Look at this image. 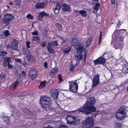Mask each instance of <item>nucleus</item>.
Instances as JSON below:
<instances>
[{"label": "nucleus", "mask_w": 128, "mask_h": 128, "mask_svg": "<svg viewBox=\"0 0 128 128\" xmlns=\"http://www.w3.org/2000/svg\"><path fill=\"white\" fill-rule=\"evenodd\" d=\"M96 100L94 97H91L89 98V101L86 102L83 106L78 110L80 112H82L87 114L91 113L92 112H95L96 110V108L93 105L94 104Z\"/></svg>", "instance_id": "obj_1"}, {"label": "nucleus", "mask_w": 128, "mask_h": 128, "mask_svg": "<svg viewBox=\"0 0 128 128\" xmlns=\"http://www.w3.org/2000/svg\"><path fill=\"white\" fill-rule=\"evenodd\" d=\"M50 98L46 96H42L40 97V103L44 109L49 110L50 108Z\"/></svg>", "instance_id": "obj_2"}, {"label": "nucleus", "mask_w": 128, "mask_h": 128, "mask_svg": "<svg viewBox=\"0 0 128 128\" xmlns=\"http://www.w3.org/2000/svg\"><path fill=\"white\" fill-rule=\"evenodd\" d=\"M124 109V106H122L116 114L115 116L118 120H122L126 116V114L125 112Z\"/></svg>", "instance_id": "obj_3"}, {"label": "nucleus", "mask_w": 128, "mask_h": 128, "mask_svg": "<svg viewBox=\"0 0 128 128\" xmlns=\"http://www.w3.org/2000/svg\"><path fill=\"white\" fill-rule=\"evenodd\" d=\"M82 123L84 127L89 128L93 126L94 124V119L92 117H88L83 121Z\"/></svg>", "instance_id": "obj_4"}, {"label": "nucleus", "mask_w": 128, "mask_h": 128, "mask_svg": "<svg viewBox=\"0 0 128 128\" xmlns=\"http://www.w3.org/2000/svg\"><path fill=\"white\" fill-rule=\"evenodd\" d=\"M76 80L69 81V90L71 91L74 92H76L78 89V85L76 82Z\"/></svg>", "instance_id": "obj_5"}, {"label": "nucleus", "mask_w": 128, "mask_h": 128, "mask_svg": "<svg viewBox=\"0 0 128 128\" xmlns=\"http://www.w3.org/2000/svg\"><path fill=\"white\" fill-rule=\"evenodd\" d=\"M38 74V72L37 70L34 69H31L29 73L30 78L32 80H34L36 78Z\"/></svg>", "instance_id": "obj_6"}, {"label": "nucleus", "mask_w": 128, "mask_h": 128, "mask_svg": "<svg viewBox=\"0 0 128 128\" xmlns=\"http://www.w3.org/2000/svg\"><path fill=\"white\" fill-rule=\"evenodd\" d=\"M106 53H104L103 54L102 57L99 58L96 60H94V65L96 66V64H104L106 62V60L104 57H103L104 56Z\"/></svg>", "instance_id": "obj_7"}, {"label": "nucleus", "mask_w": 128, "mask_h": 128, "mask_svg": "<svg viewBox=\"0 0 128 128\" xmlns=\"http://www.w3.org/2000/svg\"><path fill=\"white\" fill-rule=\"evenodd\" d=\"M92 82V86L93 88L99 84V76L98 74H96L94 76Z\"/></svg>", "instance_id": "obj_8"}, {"label": "nucleus", "mask_w": 128, "mask_h": 128, "mask_svg": "<svg viewBox=\"0 0 128 128\" xmlns=\"http://www.w3.org/2000/svg\"><path fill=\"white\" fill-rule=\"evenodd\" d=\"M75 47L77 50L76 53H81L84 49V45L80 43H77L75 45Z\"/></svg>", "instance_id": "obj_9"}, {"label": "nucleus", "mask_w": 128, "mask_h": 128, "mask_svg": "<svg viewBox=\"0 0 128 128\" xmlns=\"http://www.w3.org/2000/svg\"><path fill=\"white\" fill-rule=\"evenodd\" d=\"M11 58L8 57H5L2 66L4 67H6L8 64L11 62Z\"/></svg>", "instance_id": "obj_10"}, {"label": "nucleus", "mask_w": 128, "mask_h": 128, "mask_svg": "<svg viewBox=\"0 0 128 128\" xmlns=\"http://www.w3.org/2000/svg\"><path fill=\"white\" fill-rule=\"evenodd\" d=\"M50 94L54 98H57L58 96V92L56 89H51L50 91Z\"/></svg>", "instance_id": "obj_11"}, {"label": "nucleus", "mask_w": 128, "mask_h": 128, "mask_svg": "<svg viewBox=\"0 0 128 128\" xmlns=\"http://www.w3.org/2000/svg\"><path fill=\"white\" fill-rule=\"evenodd\" d=\"M18 41L15 39H14L11 44L12 48L16 50L18 48Z\"/></svg>", "instance_id": "obj_12"}, {"label": "nucleus", "mask_w": 128, "mask_h": 128, "mask_svg": "<svg viewBox=\"0 0 128 128\" xmlns=\"http://www.w3.org/2000/svg\"><path fill=\"white\" fill-rule=\"evenodd\" d=\"M74 116H68L67 118V121L68 123L73 124L74 119Z\"/></svg>", "instance_id": "obj_13"}, {"label": "nucleus", "mask_w": 128, "mask_h": 128, "mask_svg": "<svg viewBox=\"0 0 128 128\" xmlns=\"http://www.w3.org/2000/svg\"><path fill=\"white\" fill-rule=\"evenodd\" d=\"M62 8L63 11L64 12H69L70 10V6L68 4H64L62 6Z\"/></svg>", "instance_id": "obj_14"}, {"label": "nucleus", "mask_w": 128, "mask_h": 128, "mask_svg": "<svg viewBox=\"0 0 128 128\" xmlns=\"http://www.w3.org/2000/svg\"><path fill=\"white\" fill-rule=\"evenodd\" d=\"M49 14H47L45 12H40L38 17V19L39 20H42L43 17L45 16H48Z\"/></svg>", "instance_id": "obj_15"}, {"label": "nucleus", "mask_w": 128, "mask_h": 128, "mask_svg": "<svg viewBox=\"0 0 128 128\" xmlns=\"http://www.w3.org/2000/svg\"><path fill=\"white\" fill-rule=\"evenodd\" d=\"M47 48L49 53L51 54L54 53V50L52 46V43L51 42H49L48 43L47 46Z\"/></svg>", "instance_id": "obj_16"}, {"label": "nucleus", "mask_w": 128, "mask_h": 128, "mask_svg": "<svg viewBox=\"0 0 128 128\" xmlns=\"http://www.w3.org/2000/svg\"><path fill=\"white\" fill-rule=\"evenodd\" d=\"M26 58L29 62H34L35 60V59L34 57L31 55L30 54H28Z\"/></svg>", "instance_id": "obj_17"}, {"label": "nucleus", "mask_w": 128, "mask_h": 128, "mask_svg": "<svg viewBox=\"0 0 128 128\" xmlns=\"http://www.w3.org/2000/svg\"><path fill=\"white\" fill-rule=\"evenodd\" d=\"M4 17L6 18L10 22L12 20L14 19V16L10 14H5L4 15Z\"/></svg>", "instance_id": "obj_18"}, {"label": "nucleus", "mask_w": 128, "mask_h": 128, "mask_svg": "<svg viewBox=\"0 0 128 128\" xmlns=\"http://www.w3.org/2000/svg\"><path fill=\"white\" fill-rule=\"evenodd\" d=\"M58 70L57 69L53 68L52 70L50 73V74L51 77L53 78L55 76V74L58 72Z\"/></svg>", "instance_id": "obj_19"}, {"label": "nucleus", "mask_w": 128, "mask_h": 128, "mask_svg": "<svg viewBox=\"0 0 128 128\" xmlns=\"http://www.w3.org/2000/svg\"><path fill=\"white\" fill-rule=\"evenodd\" d=\"M19 83L18 80H16L15 82L10 86V88L12 90H14L17 86L18 84Z\"/></svg>", "instance_id": "obj_20"}, {"label": "nucleus", "mask_w": 128, "mask_h": 128, "mask_svg": "<svg viewBox=\"0 0 128 128\" xmlns=\"http://www.w3.org/2000/svg\"><path fill=\"white\" fill-rule=\"evenodd\" d=\"M60 8V4L59 3H58L54 9V12L55 14H58L59 13Z\"/></svg>", "instance_id": "obj_21"}, {"label": "nucleus", "mask_w": 128, "mask_h": 128, "mask_svg": "<svg viewBox=\"0 0 128 128\" xmlns=\"http://www.w3.org/2000/svg\"><path fill=\"white\" fill-rule=\"evenodd\" d=\"M45 4V3L44 2H39L36 4V8H42L44 6Z\"/></svg>", "instance_id": "obj_22"}, {"label": "nucleus", "mask_w": 128, "mask_h": 128, "mask_svg": "<svg viewBox=\"0 0 128 128\" xmlns=\"http://www.w3.org/2000/svg\"><path fill=\"white\" fill-rule=\"evenodd\" d=\"M1 21L3 24H4L6 26H7L8 24L10 22L6 18H5L2 19Z\"/></svg>", "instance_id": "obj_23"}, {"label": "nucleus", "mask_w": 128, "mask_h": 128, "mask_svg": "<svg viewBox=\"0 0 128 128\" xmlns=\"http://www.w3.org/2000/svg\"><path fill=\"white\" fill-rule=\"evenodd\" d=\"M75 56L77 58L78 60L80 61L82 58L83 55L81 54V53H76V54L75 55Z\"/></svg>", "instance_id": "obj_24"}, {"label": "nucleus", "mask_w": 128, "mask_h": 128, "mask_svg": "<svg viewBox=\"0 0 128 128\" xmlns=\"http://www.w3.org/2000/svg\"><path fill=\"white\" fill-rule=\"evenodd\" d=\"M74 119L73 124H78L80 122V120L78 117L75 118L74 116Z\"/></svg>", "instance_id": "obj_25"}, {"label": "nucleus", "mask_w": 128, "mask_h": 128, "mask_svg": "<svg viewBox=\"0 0 128 128\" xmlns=\"http://www.w3.org/2000/svg\"><path fill=\"white\" fill-rule=\"evenodd\" d=\"M114 124L115 128H122L121 124L120 122H115Z\"/></svg>", "instance_id": "obj_26"}, {"label": "nucleus", "mask_w": 128, "mask_h": 128, "mask_svg": "<svg viewBox=\"0 0 128 128\" xmlns=\"http://www.w3.org/2000/svg\"><path fill=\"white\" fill-rule=\"evenodd\" d=\"M114 47L116 49L120 48V50H121L122 48V45H120V43H118V44H115L114 46Z\"/></svg>", "instance_id": "obj_27"}, {"label": "nucleus", "mask_w": 128, "mask_h": 128, "mask_svg": "<svg viewBox=\"0 0 128 128\" xmlns=\"http://www.w3.org/2000/svg\"><path fill=\"white\" fill-rule=\"evenodd\" d=\"M32 40L33 41H36L37 42H40V38L38 36L33 37Z\"/></svg>", "instance_id": "obj_28"}, {"label": "nucleus", "mask_w": 128, "mask_h": 128, "mask_svg": "<svg viewBox=\"0 0 128 128\" xmlns=\"http://www.w3.org/2000/svg\"><path fill=\"white\" fill-rule=\"evenodd\" d=\"M46 82V81H44V82H41L40 83V85L39 87V88L40 89H42L44 88L45 86Z\"/></svg>", "instance_id": "obj_29"}, {"label": "nucleus", "mask_w": 128, "mask_h": 128, "mask_svg": "<svg viewBox=\"0 0 128 128\" xmlns=\"http://www.w3.org/2000/svg\"><path fill=\"white\" fill-rule=\"evenodd\" d=\"M100 6V4L99 3H97L95 5L93 8L94 9L96 10V12L98 10Z\"/></svg>", "instance_id": "obj_30"}, {"label": "nucleus", "mask_w": 128, "mask_h": 128, "mask_svg": "<svg viewBox=\"0 0 128 128\" xmlns=\"http://www.w3.org/2000/svg\"><path fill=\"white\" fill-rule=\"evenodd\" d=\"M79 13L82 14L83 16H86L87 14L86 11L84 10H81L79 11Z\"/></svg>", "instance_id": "obj_31"}, {"label": "nucleus", "mask_w": 128, "mask_h": 128, "mask_svg": "<svg viewBox=\"0 0 128 128\" xmlns=\"http://www.w3.org/2000/svg\"><path fill=\"white\" fill-rule=\"evenodd\" d=\"M72 48L70 47H68L64 50V53L65 54H68L69 52L71 50Z\"/></svg>", "instance_id": "obj_32"}, {"label": "nucleus", "mask_w": 128, "mask_h": 128, "mask_svg": "<svg viewBox=\"0 0 128 128\" xmlns=\"http://www.w3.org/2000/svg\"><path fill=\"white\" fill-rule=\"evenodd\" d=\"M23 51L24 53L26 54H27V56L28 54H30L29 53V50L26 48H24L23 49Z\"/></svg>", "instance_id": "obj_33"}, {"label": "nucleus", "mask_w": 128, "mask_h": 128, "mask_svg": "<svg viewBox=\"0 0 128 128\" xmlns=\"http://www.w3.org/2000/svg\"><path fill=\"white\" fill-rule=\"evenodd\" d=\"M4 120L7 123H9L10 122V119L9 117H4Z\"/></svg>", "instance_id": "obj_34"}, {"label": "nucleus", "mask_w": 128, "mask_h": 128, "mask_svg": "<svg viewBox=\"0 0 128 128\" xmlns=\"http://www.w3.org/2000/svg\"><path fill=\"white\" fill-rule=\"evenodd\" d=\"M55 25L59 30H62V28L60 24L58 23H56Z\"/></svg>", "instance_id": "obj_35"}, {"label": "nucleus", "mask_w": 128, "mask_h": 128, "mask_svg": "<svg viewBox=\"0 0 128 128\" xmlns=\"http://www.w3.org/2000/svg\"><path fill=\"white\" fill-rule=\"evenodd\" d=\"M3 34H4L5 37L8 36L10 34V32L8 30H6L4 31L3 32Z\"/></svg>", "instance_id": "obj_36"}, {"label": "nucleus", "mask_w": 128, "mask_h": 128, "mask_svg": "<svg viewBox=\"0 0 128 128\" xmlns=\"http://www.w3.org/2000/svg\"><path fill=\"white\" fill-rule=\"evenodd\" d=\"M76 40L75 38H72L70 42L72 45H73L76 42Z\"/></svg>", "instance_id": "obj_37"}, {"label": "nucleus", "mask_w": 128, "mask_h": 128, "mask_svg": "<svg viewBox=\"0 0 128 128\" xmlns=\"http://www.w3.org/2000/svg\"><path fill=\"white\" fill-rule=\"evenodd\" d=\"M76 66L72 64L70 67V70L71 71H74V68Z\"/></svg>", "instance_id": "obj_38"}, {"label": "nucleus", "mask_w": 128, "mask_h": 128, "mask_svg": "<svg viewBox=\"0 0 128 128\" xmlns=\"http://www.w3.org/2000/svg\"><path fill=\"white\" fill-rule=\"evenodd\" d=\"M102 32H101L100 34L99 35V40L98 42V44H100L101 43L102 40Z\"/></svg>", "instance_id": "obj_39"}, {"label": "nucleus", "mask_w": 128, "mask_h": 128, "mask_svg": "<svg viewBox=\"0 0 128 128\" xmlns=\"http://www.w3.org/2000/svg\"><path fill=\"white\" fill-rule=\"evenodd\" d=\"M47 32L46 30L45 29L44 30V32L42 33V35L44 37H46L47 36Z\"/></svg>", "instance_id": "obj_40"}, {"label": "nucleus", "mask_w": 128, "mask_h": 128, "mask_svg": "<svg viewBox=\"0 0 128 128\" xmlns=\"http://www.w3.org/2000/svg\"><path fill=\"white\" fill-rule=\"evenodd\" d=\"M26 18L28 19L31 20H32L34 18L33 16L30 14H28L27 15Z\"/></svg>", "instance_id": "obj_41"}, {"label": "nucleus", "mask_w": 128, "mask_h": 128, "mask_svg": "<svg viewBox=\"0 0 128 128\" xmlns=\"http://www.w3.org/2000/svg\"><path fill=\"white\" fill-rule=\"evenodd\" d=\"M1 54H0L2 55V56L3 57L6 56L8 54L7 52L5 51H1Z\"/></svg>", "instance_id": "obj_42"}, {"label": "nucleus", "mask_w": 128, "mask_h": 128, "mask_svg": "<svg viewBox=\"0 0 128 128\" xmlns=\"http://www.w3.org/2000/svg\"><path fill=\"white\" fill-rule=\"evenodd\" d=\"M20 0H15L14 3L16 4L20 5Z\"/></svg>", "instance_id": "obj_43"}, {"label": "nucleus", "mask_w": 128, "mask_h": 128, "mask_svg": "<svg viewBox=\"0 0 128 128\" xmlns=\"http://www.w3.org/2000/svg\"><path fill=\"white\" fill-rule=\"evenodd\" d=\"M26 44L27 47L28 48H30V42L29 41H26Z\"/></svg>", "instance_id": "obj_44"}, {"label": "nucleus", "mask_w": 128, "mask_h": 128, "mask_svg": "<svg viewBox=\"0 0 128 128\" xmlns=\"http://www.w3.org/2000/svg\"><path fill=\"white\" fill-rule=\"evenodd\" d=\"M32 34L33 35L37 36L38 35V31H36L34 32H32Z\"/></svg>", "instance_id": "obj_45"}, {"label": "nucleus", "mask_w": 128, "mask_h": 128, "mask_svg": "<svg viewBox=\"0 0 128 128\" xmlns=\"http://www.w3.org/2000/svg\"><path fill=\"white\" fill-rule=\"evenodd\" d=\"M52 46H57L58 45V43L56 41L53 42L52 43Z\"/></svg>", "instance_id": "obj_46"}, {"label": "nucleus", "mask_w": 128, "mask_h": 128, "mask_svg": "<svg viewBox=\"0 0 128 128\" xmlns=\"http://www.w3.org/2000/svg\"><path fill=\"white\" fill-rule=\"evenodd\" d=\"M58 128H68L67 126H66L62 125L59 126Z\"/></svg>", "instance_id": "obj_47"}, {"label": "nucleus", "mask_w": 128, "mask_h": 128, "mask_svg": "<svg viewBox=\"0 0 128 128\" xmlns=\"http://www.w3.org/2000/svg\"><path fill=\"white\" fill-rule=\"evenodd\" d=\"M0 77L1 78H5L6 77V76L3 74H0Z\"/></svg>", "instance_id": "obj_48"}, {"label": "nucleus", "mask_w": 128, "mask_h": 128, "mask_svg": "<svg viewBox=\"0 0 128 128\" xmlns=\"http://www.w3.org/2000/svg\"><path fill=\"white\" fill-rule=\"evenodd\" d=\"M46 44V42H44L41 44V45L43 47L45 46Z\"/></svg>", "instance_id": "obj_49"}, {"label": "nucleus", "mask_w": 128, "mask_h": 128, "mask_svg": "<svg viewBox=\"0 0 128 128\" xmlns=\"http://www.w3.org/2000/svg\"><path fill=\"white\" fill-rule=\"evenodd\" d=\"M7 66H8V68L9 69H12L13 68V66L12 65V64H8Z\"/></svg>", "instance_id": "obj_50"}, {"label": "nucleus", "mask_w": 128, "mask_h": 128, "mask_svg": "<svg viewBox=\"0 0 128 128\" xmlns=\"http://www.w3.org/2000/svg\"><path fill=\"white\" fill-rule=\"evenodd\" d=\"M58 78L59 80L61 82H62L63 80L60 75L59 74L58 75Z\"/></svg>", "instance_id": "obj_51"}, {"label": "nucleus", "mask_w": 128, "mask_h": 128, "mask_svg": "<svg viewBox=\"0 0 128 128\" xmlns=\"http://www.w3.org/2000/svg\"><path fill=\"white\" fill-rule=\"evenodd\" d=\"M15 60L16 62H21V60L19 58H16L15 59Z\"/></svg>", "instance_id": "obj_52"}, {"label": "nucleus", "mask_w": 128, "mask_h": 128, "mask_svg": "<svg viewBox=\"0 0 128 128\" xmlns=\"http://www.w3.org/2000/svg\"><path fill=\"white\" fill-rule=\"evenodd\" d=\"M4 57L2 56V55L0 54V62L2 61Z\"/></svg>", "instance_id": "obj_53"}, {"label": "nucleus", "mask_w": 128, "mask_h": 128, "mask_svg": "<svg viewBox=\"0 0 128 128\" xmlns=\"http://www.w3.org/2000/svg\"><path fill=\"white\" fill-rule=\"evenodd\" d=\"M91 41L90 40H89V41H87V42H86V45L88 46L90 44L91 42Z\"/></svg>", "instance_id": "obj_54"}, {"label": "nucleus", "mask_w": 128, "mask_h": 128, "mask_svg": "<svg viewBox=\"0 0 128 128\" xmlns=\"http://www.w3.org/2000/svg\"><path fill=\"white\" fill-rule=\"evenodd\" d=\"M10 48H12L11 45V46H10V45L9 44L7 45V46H6V48L7 49H8Z\"/></svg>", "instance_id": "obj_55"}, {"label": "nucleus", "mask_w": 128, "mask_h": 128, "mask_svg": "<svg viewBox=\"0 0 128 128\" xmlns=\"http://www.w3.org/2000/svg\"><path fill=\"white\" fill-rule=\"evenodd\" d=\"M22 76H25L26 75L25 72L24 71H22Z\"/></svg>", "instance_id": "obj_56"}, {"label": "nucleus", "mask_w": 128, "mask_h": 128, "mask_svg": "<svg viewBox=\"0 0 128 128\" xmlns=\"http://www.w3.org/2000/svg\"><path fill=\"white\" fill-rule=\"evenodd\" d=\"M44 67L47 68V64L46 62H45L44 64Z\"/></svg>", "instance_id": "obj_57"}, {"label": "nucleus", "mask_w": 128, "mask_h": 128, "mask_svg": "<svg viewBox=\"0 0 128 128\" xmlns=\"http://www.w3.org/2000/svg\"><path fill=\"white\" fill-rule=\"evenodd\" d=\"M84 62H85L86 60V54L85 52L84 53Z\"/></svg>", "instance_id": "obj_58"}, {"label": "nucleus", "mask_w": 128, "mask_h": 128, "mask_svg": "<svg viewBox=\"0 0 128 128\" xmlns=\"http://www.w3.org/2000/svg\"><path fill=\"white\" fill-rule=\"evenodd\" d=\"M126 71L125 70V73H127L128 72V68H126Z\"/></svg>", "instance_id": "obj_59"}, {"label": "nucleus", "mask_w": 128, "mask_h": 128, "mask_svg": "<svg viewBox=\"0 0 128 128\" xmlns=\"http://www.w3.org/2000/svg\"><path fill=\"white\" fill-rule=\"evenodd\" d=\"M121 23L119 21L118 22V23H117V25L118 26H120V25Z\"/></svg>", "instance_id": "obj_60"}, {"label": "nucleus", "mask_w": 128, "mask_h": 128, "mask_svg": "<svg viewBox=\"0 0 128 128\" xmlns=\"http://www.w3.org/2000/svg\"><path fill=\"white\" fill-rule=\"evenodd\" d=\"M111 3L112 4H114L115 3L114 0H111Z\"/></svg>", "instance_id": "obj_61"}, {"label": "nucleus", "mask_w": 128, "mask_h": 128, "mask_svg": "<svg viewBox=\"0 0 128 128\" xmlns=\"http://www.w3.org/2000/svg\"><path fill=\"white\" fill-rule=\"evenodd\" d=\"M62 42L63 43H64L66 41V40L64 39L63 38H62Z\"/></svg>", "instance_id": "obj_62"}, {"label": "nucleus", "mask_w": 128, "mask_h": 128, "mask_svg": "<svg viewBox=\"0 0 128 128\" xmlns=\"http://www.w3.org/2000/svg\"><path fill=\"white\" fill-rule=\"evenodd\" d=\"M9 4L10 5H12L13 4V3L12 2H10Z\"/></svg>", "instance_id": "obj_63"}, {"label": "nucleus", "mask_w": 128, "mask_h": 128, "mask_svg": "<svg viewBox=\"0 0 128 128\" xmlns=\"http://www.w3.org/2000/svg\"><path fill=\"white\" fill-rule=\"evenodd\" d=\"M7 6V7H8V8H10V6Z\"/></svg>", "instance_id": "obj_64"}]
</instances>
